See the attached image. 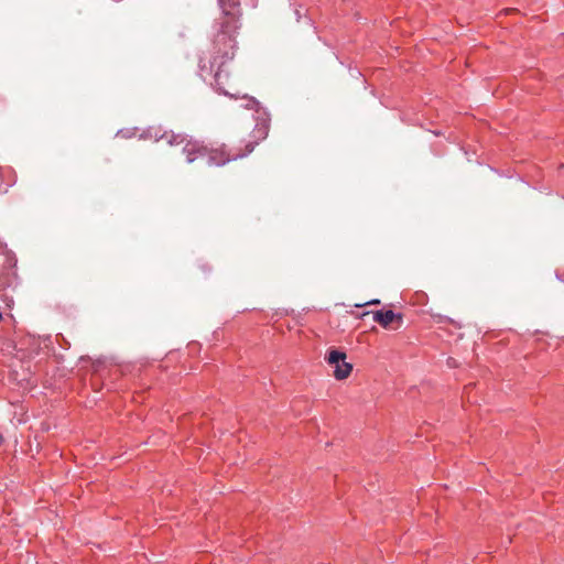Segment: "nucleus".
Wrapping results in <instances>:
<instances>
[{"label":"nucleus","instance_id":"f257e3e1","mask_svg":"<svg viewBox=\"0 0 564 564\" xmlns=\"http://www.w3.org/2000/svg\"><path fill=\"white\" fill-rule=\"evenodd\" d=\"M221 17L214 22V34L208 59L199 58V76L208 82L219 94L229 95L225 84L229 73L224 68L235 57L236 35L240 29L242 15L240 0H218Z\"/></svg>","mask_w":564,"mask_h":564},{"label":"nucleus","instance_id":"f03ea898","mask_svg":"<svg viewBox=\"0 0 564 564\" xmlns=\"http://www.w3.org/2000/svg\"><path fill=\"white\" fill-rule=\"evenodd\" d=\"M258 117L256 126L251 132L252 140L245 143L243 150L231 151L226 143L206 144L204 141L191 139L183 147V153L187 163H193L199 158H206L207 164L210 166H224L231 161L242 159L250 154L259 141L268 137L270 128V119Z\"/></svg>","mask_w":564,"mask_h":564},{"label":"nucleus","instance_id":"7ed1b4c3","mask_svg":"<svg viewBox=\"0 0 564 564\" xmlns=\"http://www.w3.org/2000/svg\"><path fill=\"white\" fill-rule=\"evenodd\" d=\"M373 321L386 329H392L394 312L391 310H378L373 312Z\"/></svg>","mask_w":564,"mask_h":564},{"label":"nucleus","instance_id":"20e7f679","mask_svg":"<svg viewBox=\"0 0 564 564\" xmlns=\"http://www.w3.org/2000/svg\"><path fill=\"white\" fill-rule=\"evenodd\" d=\"M164 137L162 140H165L170 145H180L184 144L191 140L186 134L174 133L173 131H163Z\"/></svg>","mask_w":564,"mask_h":564},{"label":"nucleus","instance_id":"39448f33","mask_svg":"<svg viewBox=\"0 0 564 564\" xmlns=\"http://www.w3.org/2000/svg\"><path fill=\"white\" fill-rule=\"evenodd\" d=\"M164 137L163 130L161 127H148L140 133L139 138L143 140H153L160 141Z\"/></svg>","mask_w":564,"mask_h":564},{"label":"nucleus","instance_id":"423d86ee","mask_svg":"<svg viewBox=\"0 0 564 564\" xmlns=\"http://www.w3.org/2000/svg\"><path fill=\"white\" fill-rule=\"evenodd\" d=\"M352 371V365L349 362H346L345 360L339 362L337 367L334 369V377L337 380H344L350 376Z\"/></svg>","mask_w":564,"mask_h":564},{"label":"nucleus","instance_id":"0eeeda50","mask_svg":"<svg viewBox=\"0 0 564 564\" xmlns=\"http://www.w3.org/2000/svg\"><path fill=\"white\" fill-rule=\"evenodd\" d=\"M325 359L329 365H334L335 367H337V365H339V362L346 360V352L343 350L333 348L327 351Z\"/></svg>","mask_w":564,"mask_h":564},{"label":"nucleus","instance_id":"6e6552de","mask_svg":"<svg viewBox=\"0 0 564 564\" xmlns=\"http://www.w3.org/2000/svg\"><path fill=\"white\" fill-rule=\"evenodd\" d=\"M245 104L243 107L247 109H254L256 112H260V104L254 97L245 96L243 97Z\"/></svg>","mask_w":564,"mask_h":564},{"label":"nucleus","instance_id":"1a4fd4ad","mask_svg":"<svg viewBox=\"0 0 564 564\" xmlns=\"http://www.w3.org/2000/svg\"><path fill=\"white\" fill-rule=\"evenodd\" d=\"M402 324H403V314L402 313H394L392 329L393 330L399 329L402 326Z\"/></svg>","mask_w":564,"mask_h":564},{"label":"nucleus","instance_id":"9d476101","mask_svg":"<svg viewBox=\"0 0 564 564\" xmlns=\"http://www.w3.org/2000/svg\"><path fill=\"white\" fill-rule=\"evenodd\" d=\"M94 368V376H98L99 378H102V372L105 370L104 364L98 361L93 365Z\"/></svg>","mask_w":564,"mask_h":564},{"label":"nucleus","instance_id":"9b49d317","mask_svg":"<svg viewBox=\"0 0 564 564\" xmlns=\"http://www.w3.org/2000/svg\"><path fill=\"white\" fill-rule=\"evenodd\" d=\"M9 186H10V183L6 182L2 169L0 167V194L6 193Z\"/></svg>","mask_w":564,"mask_h":564},{"label":"nucleus","instance_id":"f8f14e48","mask_svg":"<svg viewBox=\"0 0 564 564\" xmlns=\"http://www.w3.org/2000/svg\"><path fill=\"white\" fill-rule=\"evenodd\" d=\"M135 128L134 129H122L118 131V135H122L123 138H131L135 135Z\"/></svg>","mask_w":564,"mask_h":564},{"label":"nucleus","instance_id":"ddd939ff","mask_svg":"<svg viewBox=\"0 0 564 564\" xmlns=\"http://www.w3.org/2000/svg\"><path fill=\"white\" fill-rule=\"evenodd\" d=\"M380 304V300H371L367 303H364V304H356L357 307H362V306H366V305H379Z\"/></svg>","mask_w":564,"mask_h":564},{"label":"nucleus","instance_id":"4468645a","mask_svg":"<svg viewBox=\"0 0 564 564\" xmlns=\"http://www.w3.org/2000/svg\"><path fill=\"white\" fill-rule=\"evenodd\" d=\"M295 15H296V21L299 22L302 18V11L301 9H295Z\"/></svg>","mask_w":564,"mask_h":564},{"label":"nucleus","instance_id":"2eb2a0df","mask_svg":"<svg viewBox=\"0 0 564 564\" xmlns=\"http://www.w3.org/2000/svg\"><path fill=\"white\" fill-rule=\"evenodd\" d=\"M455 362H456V361H455V359H454V358H452V357H449V358L447 359V365H448V366H451V367H454V366H455Z\"/></svg>","mask_w":564,"mask_h":564},{"label":"nucleus","instance_id":"dca6fc26","mask_svg":"<svg viewBox=\"0 0 564 564\" xmlns=\"http://www.w3.org/2000/svg\"><path fill=\"white\" fill-rule=\"evenodd\" d=\"M200 268H202V270H203V271H205V272H206V271H208V272H209V271H212V268H210L209 265H207V264H203Z\"/></svg>","mask_w":564,"mask_h":564},{"label":"nucleus","instance_id":"f3484780","mask_svg":"<svg viewBox=\"0 0 564 564\" xmlns=\"http://www.w3.org/2000/svg\"><path fill=\"white\" fill-rule=\"evenodd\" d=\"M109 372H111V370H109ZM112 372H113V375L117 377V376H119L120 370H119L118 368H115V369L112 370Z\"/></svg>","mask_w":564,"mask_h":564},{"label":"nucleus","instance_id":"a211bd4d","mask_svg":"<svg viewBox=\"0 0 564 564\" xmlns=\"http://www.w3.org/2000/svg\"><path fill=\"white\" fill-rule=\"evenodd\" d=\"M4 443V437L3 435L0 433V446Z\"/></svg>","mask_w":564,"mask_h":564},{"label":"nucleus","instance_id":"6ab92c4d","mask_svg":"<svg viewBox=\"0 0 564 564\" xmlns=\"http://www.w3.org/2000/svg\"><path fill=\"white\" fill-rule=\"evenodd\" d=\"M367 314H368V312H364V313L359 314L358 317L361 318V317H364Z\"/></svg>","mask_w":564,"mask_h":564},{"label":"nucleus","instance_id":"aec40b11","mask_svg":"<svg viewBox=\"0 0 564 564\" xmlns=\"http://www.w3.org/2000/svg\"><path fill=\"white\" fill-rule=\"evenodd\" d=\"M3 318L2 313L0 312V321Z\"/></svg>","mask_w":564,"mask_h":564}]
</instances>
